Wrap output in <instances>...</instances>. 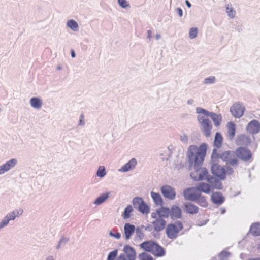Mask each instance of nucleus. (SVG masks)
Masks as SVG:
<instances>
[{"mask_svg": "<svg viewBox=\"0 0 260 260\" xmlns=\"http://www.w3.org/2000/svg\"><path fill=\"white\" fill-rule=\"evenodd\" d=\"M133 211L132 207L131 205L127 206L124 212L123 213V217L124 219H127L129 218L130 213Z\"/></svg>", "mask_w": 260, "mask_h": 260, "instance_id": "f704fd0d", "label": "nucleus"}, {"mask_svg": "<svg viewBox=\"0 0 260 260\" xmlns=\"http://www.w3.org/2000/svg\"><path fill=\"white\" fill-rule=\"evenodd\" d=\"M151 197L156 204L158 205H162L163 201L161 196L159 193L151 192Z\"/></svg>", "mask_w": 260, "mask_h": 260, "instance_id": "cd10ccee", "label": "nucleus"}, {"mask_svg": "<svg viewBox=\"0 0 260 260\" xmlns=\"http://www.w3.org/2000/svg\"><path fill=\"white\" fill-rule=\"evenodd\" d=\"M151 34H152V32L151 30H148L147 31V37L149 38V39H150L151 38Z\"/></svg>", "mask_w": 260, "mask_h": 260, "instance_id": "49530a36", "label": "nucleus"}, {"mask_svg": "<svg viewBox=\"0 0 260 260\" xmlns=\"http://www.w3.org/2000/svg\"><path fill=\"white\" fill-rule=\"evenodd\" d=\"M16 163L17 160L14 158L7 161L5 164L0 166V174H3L9 170L11 168L14 167Z\"/></svg>", "mask_w": 260, "mask_h": 260, "instance_id": "ddd939ff", "label": "nucleus"}, {"mask_svg": "<svg viewBox=\"0 0 260 260\" xmlns=\"http://www.w3.org/2000/svg\"><path fill=\"white\" fill-rule=\"evenodd\" d=\"M109 197V193H106L101 195L94 201V204L99 205L103 203Z\"/></svg>", "mask_w": 260, "mask_h": 260, "instance_id": "2f4dec72", "label": "nucleus"}, {"mask_svg": "<svg viewBox=\"0 0 260 260\" xmlns=\"http://www.w3.org/2000/svg\"><path fill=\"white\" fill-rule=\"evenodd\" d=\"M119 5L123 8H125L129 6V4L126 0H118Z\"/></svg>", "mask_w": 260, "mask_h": 260, "instance_id": "ea45409f", "label": "nucleus"}, {"mask_svg": "<svg viewBox=\"0 0 260 260\" xmlns=\"http://www.w3.org/2000/svg\"><path fill=\"white\" fill-rule=\"evenodd\" d=\"M46 260H54L52 256H49L47 258Z\"/></svg>", "mask_w": 260, "mask_h": 260, "instance_id": "3c124183", "label": "nucleus"}, {"mask_svg": "<svg viewBox=\"0 0 260 260\" xmlns=\"http://www.w3.org/2000/svg\"><path fill=\"white\" fill-rule=\"evenodd\" d=\"M185 3H186V5L188 7H189V8L191 7V5L190 2L188 0H186L185 1Z\"/></svg>", "mask_w": 260, "mask_h": 260, "instance_id": "de8ad7c7", "label": "nucleus"}, {"mask_svg": "<svg viewBox=\"0 0 260 260\" xmlns=\"http://www.w3.org/2000/svg\"><path fill=\"white\" fill-rule=\"evenodd\" d=\"M23 213V210L19 209L13 211L8 214L6 216L9 220H14L16 217L19 216Z\"/></svg>", "mask_w": 260, "mask_h": 260, "instance_id": "bb28decb", "label": "nucleus"}, {"mask_svg": "<svg viewBox=\"0 0 260 260\" xmlns=\"http://www.w3.org/2000/svg\"><path fill=\"white\" fill-rule=\"evenodd\" d=\"M212 202L215 204H221L223 203L224 199L222 194L219 192H214L211 196Z\"/></svg>", "mask_w": 260, "mask_h": 260, "instance_id": "5701e85b", "label": "nucleus"}, {"mask_svg": "<svg viewBox=\"0 0 260 260\" xmlns=\"http://www.w3.org/2000/svg\"><path fill=\"white\" fill-rule=\"evenodd\" d=\"M215 80L214 77H210L209 78H207L205 79L204 83L205 84H211L213 83Z\"/></svg>", "mask_w": 260, "mask_h": 260, "instance_id": "a19ab883", "label": "nucleus"}, {"mask_svg": "<svg viewBox=\"0 0 260 260\" xmlns=\"http://www.w3.org/2000/svg\"><path fill=\"white\" fill-rule=\"evenodd\" d=\"M150 252L157 257L162 256L165 254L164 249L157 244H156L155 246L153 247L152 250Z\"/></svg>", "mask_w": 260, "mask_h": 260, "instance_id": "6ab92c4d", "label": "nucleus"}, {"mask_svg": "<svg viewBox=\"0 0 260 260\" xmlns=\"http://www.w3.org/2000/svg\"><path fill=\"white\" fill-rule=\"evenodd\" d=\"M176 11L180 17H182L183 15V12L181 8H178L176 9Z\"/></svg>", "mask_w": 260, "mask_h": 260, "instance_id": "c03bdc74", "label": "nucleus"}, {"mask_svg": "<svg viewBox=\"0 0 260 260\" xmlns=\"http://www.w3.org/2000/svg\"><path fill=\"white\" fill-rule=\"evenodd\" d=\"M212 172L215 176L221 179H224L225 177V171L224 169L217 164L214 163L212 165Z\"/></svg>", "mask_w": 260, "mask_h": 260, "instance_id": "9d476101", "label": "nucleus"}, {"mask_svg": "<svg viewBox=\"0 0 260 260\" xmlns=\"http://www.w3.org/2000/svg\"><path fill=\"white\" fill-rule=\"evenodd\" d=\"M110 235L112 236L115 237V238L119 239L120 237V234L119 233H116L115 234H112V232L110 233Z\"/></svg>", "mask_w": 260, "mask_h": 260, "instance_id": "37998d69", "label": "nucleus"}, {"mask_svg": "<svg viewBox=\"0 0 260 260\" xmlns=\"http://www.w3.org/2000/svg\"><path fill=\"white\" fill-rule=\"evenodd\" d=\"M161 191L164 196L166 198L173 200L175 197V191L174 189L170 186H163L161 188Z\"/></svg>", "mask_w": 260, "mask_h": 260, "instance_id": "9b49d317", "label": "nucleus"}, {"mask_svg": "<svg viewBox=\"0 0 260 260\" xmlns=\"http://www.w3.org/2000/svg\"><path fill=\"white\" fill-rule=\"evenodd\" d=\"M170 209L161 207L151 213V218L153 219L151 225L154 231L159 232L162 231L166 225V221L164 218L169 216Z\"/></svg>", "mask_w": 260, "mask_h": 260, "instance_id": "f03ea898", "label": "nucleus"}, {"mask_svg": "<svg viewBox=\"0 0 260 260\" xmlns=\"http://www.w3.org/2000/svg\"><path fill=\"white\" fill-rule=\"evenodd\" d=\"M198 199L195 201L201 206L206 207L208 206V202L206 200V198L205 196H203L200 193Z\"/></svg>", "mask_w": 260, "mask_h": 260, "instance_id": "c756f323", "label": "nucleus"}, {"mask_svg": "<svg viewBox=\"0 0 260 260\" xmlns=\"http://www.w3.org/2000/svg\"><path fill=\"white\" fill-rule=\"evenodd\" d=\"M171 218L177 219L181 217V209L178 206L173 205L170 209V214Z\"/></svg>", "mask_w": 260, "mask_h": 260, "instance_id": "2eb2a0df", "label": "nucleus"}, {"mask_svg": "<svg viewBox=\"0 0 260 260\" xmlns=\"http://www.w3.org/2000/svg\"><path fill=\"white\" fill-rule=\"evenodd\" d=\"M207 145L202 144L199 147L196 145H191L188 148L187 157L190 165L197 167L194 171L190 173L191 177L195 181L207 179L208 177V171L204 168H198L204 160L206 154Z\"/></svg>", "mask_w": 260, "mask_h": 260, "instance_id": "f257e3e1", "label": "nucleus"}, {"mask_svg": "<svg viewBox=\"0 0 260 260\" xmlns=\"http://www.w3.org/2000/svg\"><path fill=\"white\" fill-rule=\"evenodd\" d=\"M135 227L129 223H126L124 225V233L126 239H129L132 235L134 233Z\"/></svg>", "mask_w": 260, "mask_h": 260, "instance_id": "aec40b11", "label": "nucleus"}, {"mask_svg": "<svg viewBox=\"0 0 260 260\" xmlns=\"http://www.w3.org/2000/svg\"><path fill=\"white\" fill-rule=\"evenodd\" d=\"M31 106L36 109H40L42 106V101L39 98H32L30 100Z\"/></svg>", "mask_w": 260, "mask_h": 260, "instance_id": "a878e982", "label": "nucleus"}, {"mask_svg": "<svg viewBox=\"0 0 260 260\" xmlns=\"http://www.w3.org/2000/svg\"><path fill=\"white\" fill-rule=\"evenodd\" d=\"M183 228L182 223L177 221L174 223L169 224L166 228V234L170 239H175L178 233Z\"/></svg>", "mask_w": 260, "mask_h": 260, "instance_id": "20e7f679", "label": "nucleus"}, {"mask_svg": "<svg viewBox=\"0 0 260 260\" xmlns=\"http://www.w3.org/2000/svg\"><path fill=\"white\" fill-rule=\"evenodd\" d=\"M124 251L128 260H135L136 253L134 248L128 245L124 247Z\"/></svg>", "mask_w": 260, "mask_h": 260, "instance_id": "f3484780", "label": "nucleus"}, {"mask_svg": "<svg viewBox=\"0 0 260 260\" xmlns=\"http://www.w3.org/2000/svg\"><path fill=\"white\" fill-rule=\"evenodd\" d=\"M117 255V250H115L110 252L108 256L107 260H115Z\"/></svg>", "mask_w": 260, "mask_h": 260, "instance_id": "58836bf2", "label": "nucleus"}, {"mask_svg": "<svg viewBox=\"0 0 260 260\" xmlns=\"http://www.w3.org/2000/svg\"><path fill=\"white\" fill-rule=\"evenodd\" d=\"M198 34V29L196 27H192L189 30V36L190 39L195 38Z\"/></svg>", "mask_w": 260, "mask_h": 260, "instance_id": "e433bc0d", "label": "nucleus"}, {"mask_svg": "<svg viewBox=\"0 0 260 260\" xmlns=\"http://www.w3.org/2000/svg\"><path fill=\"white\" fill-rule=\"evenodd\" d=\"M247 131L252 134L258 133L260 131V123L255 120L251 121L247 126Z\"/></svg>", "mask_w": 260, "mask_h": 260, "instance_id": "f8f14e48", "label": "nucleus"}, {"mask_svg": "<svg viewBox=\"0 0 260 260\" xmlns=\"http://www.w3.org/2000/svg\"><path fill=\"white\" fill-rule=\"evenodd\" d=\"M9 221L10 220H9V219L6 216V217L3 219L2 222L3 224H4L5 225H7L8 224Z\"/></svg>", "mask_w": 260, "mask_h": 260, "instance_id": "79ce46f5", "label": "nucleus"}, {"mask_svg": "<svg viewBox=\"0 0 260 260\" xmlns=\"http://www.w3.org/2000/svg\"><path fill=\"white\" fill-rule=\"evenodd\" d=\"M206 180L211 184L212 190H213L214 188L221 189L222 184L219 180L209 176L207 177Z\"/></svg>", "mask_w": 260, "mask_h": 260, "instance_id": "dca6fc26", "label": "nucleus"}, {"mask_svg": "<svg viewBox=\"0 0 260 260\" xmlns=\"http://www.w3.org/2000/svg\"><path fill=\"white\" fill-rule=\"evenodd\" d=\"M117 260H126L124 255H120L118 256Z\"/></svg>", "mask_w": 260, "mask_h": 260, "instance_id": "a18cd8bd", "label": "nucleus"}, {"mask_svg": "<svg viewBox=\"0 0 260 260\" xmlns=\"http://www.w3.org/2000/svg\"><path fill=\"white\" fill-rule=\"evenodd\" d=\"M223 138L221 135L219 133H216L214 139V145L217 147H220L222 143Z\"/></svg>", "mask_w": 260, "mask_h": 260, "instance_id": "7c9ffc66", "label": "nucleus"}, {"mask_svg": "<svg viewBox=\"0 0 260 260\" xmlns=\"http://www.w3.org/2000/svg\"><path fill=\"white\" fill-rule=\"evenodd\" d=\"M226 11L230 17L231 18H234L235 17L236 14L235 11L234 10L233 8L230 7L229 5L226 7Z\"/></svg>", "mask_w": 260, "mask_h": 260, "instance_id": "c9c22d12", "label": "nucleus"}, {"mask_svg": "<svg viewBox=\"0 0 260 260\" xmlns=\"http://www.w3.org/2000/svg\"><path fill=\"white\" fill-rule=\"evenodd\" d=\"M137 165V161L135 158H132L128 162L125 164L120 169L121 171L126 172L134 169Z\"/></svg>", "mask_w": 260, "mask_h": 260, "instance_id": "4be33fe9", "label": "nucleus"}, {"mask_svg": "<svg viewBox=\"0 0 260 260\" xmlns=\"http://www.w3.org/2000/svg\"><path fill=\"white\" fill-rule=\"evenodd\" d=\"M133 203L134 206L138 208L139 210L142 213L147 214L149 212V208L148 205L144 203L142 198H135L133 199Z\"/></svg>", "mask_w": 260, "mask_h": 260, "instance_id": "1a4fd4ad", "label": "nucleus"}, {"mask_svg": "<svg viewBox=\"0 0 260 260\" xmlns=\"http://www.w3.org/2000/svg\"><path fill=\"white\" fill-rule=\"evenodd\" d=\"M6 225L3 224L2 222H0V229L3 228V227L5 226Z\"/></svg>", "mask_w": 260, "mask_h": 260, "instance_id": "8fccbe9b", "label": "nucleus"}, {"mask_svg": "<svg viewBox=\"0 0 260 260\" xmlns=\"http://www.w3.org/2000/svg\"><path fill=\"white\" fill-rule=\"evenodd\" d=\"M201 193L199 191L197 187L186 189L183 192V196L187 200L195 201L198 199Z\"/></svg>", "mask_w": 260, "mask_h": 260, "instance_id": "0eeeda50", "label": "nucleus"}, {"mask_svg": "<svg viewBox=\"0 0 260 260\" xmlns=\"http://www.w3.org/2000/svg\"><path fill=\"white\" fill-rule=\"evenodd\" d=\"M67 25L69 27H70L74 31H76L78 30V25L77 23L73 20H70L68 21L67 23Z\"/></svg>", "mask_w": 260, "mask_h": 260, "instance_id": "473e14b6", "label": "nucleus"}, {"mask_svg": "<svg viewBox=\"0 0 260 260\" xmlns=\"http://www.w3.org/2000/svg\"><path fill=\"white\" fill-rule=\"evenodd\" d=\"M250 232L253 236H260V223H255L252 224L250 226Z\"/></svg>", "mask_w": 260, "mask_h": 260, "instance_id": "393cba45", "label": "nucleus"}, {"mask_svg": "<svg viewBox=\"0 0 260 260\" xmlns=\"http://www.w3.org/2000/svg\"><path fill=\"white\" fill-rule=\"evenodd\" d=\"M245 107L242 103L236 102L230 108L232 114L236 118L241 117L244 114Z\"/></svg>", "mask_w": 260, "mask_h": 260, "instance_id": "6e6552de", "label": "nucleus"}, {"mask_svg": "<svg viewBox=\"0 0 260 260\" xmlns=\"http://www.w3.org/2000/svg\"><path fill=\"white\" fill-rule=\"evenodd\" d=\"M106 174L105 169L104 166H100L96 173L98 176L100 177H104Z\"/></svg>", "mask_w": 260, "mask_h": 260, "instance_id": "4c0bfd02", "label": "nucleus"}, {"mask_svg": "<svg viewBox=\"0 0 260 260\" xmlns=\"http://www.w3.org/2000/svg\"><path fill=\"white\" fill-rule=\"evenodd\" d=\"M207 117H211L216 126H218L222 120V117L220 114H217L212 112H209L207 115Z\"/></svg>", "mask_w": 260, "mask_h": 260, "instance_id": "412c9836", "label": "nucleus"}, {"mask_svg": "<svg viewBox=\"0 0 260 260\" xmlns=\"http://www.w3.org/2000/svg\"><path fill=\"white\" fill-rule=\"evenodd\" d=\"M227 126L228 134L232 138L235 135V125L233 122H230L228 123Z\"/></svg>", "mask_w": 260, "mask_h": 260, "instance_id": "c85d7f7f", "label": "nucleus"}, {"mask_svg": "<svg viewBox=\"0 0 260 260\" xmlns=\"http://www.w3.org/2000/svg\"><path fill=\"white\" fill-rule=\"evenodd\" d=\"M184 210L187 213L194 214L198 212L199 208L195 205L187 202L184 204Z\"/></svg>", "mask_w": 260, "mask_h": 260, "instance_id": "4468645a", "label": "nucleus"}, {"mask_svg": "<svg viewBox=\"0 0 260 260\" xmlns=\"http://www.w3.org/2000/svg\"><path fill=\"white\" fill-rule=\"evenodd\" d=\"M237 156L243 161H252V154L247 148L240 147L236 149Z\"/></svg>", "mask_w": 260, "mask_h": 260, "instance_id": "423d86ee", "label": "nucleus"}, {"mask_svg": "<svg viewBox=\"0 0 260 260\" xmlns=\"http://www.w3.org/2000/svg\"><path fill=\"white\" fill-rule=\"evenodd\" d=\"M249 260H260V258H251Z\"/></svg>", "mask_w": 260, "mask_h": 260, "instance_id": "603ef678", "label": "nucleus"}, {"mask_svg": "<svg viewBox=\"0 0 260 260\" xmlns=\"http://www.w3.org/2000/svg\"><path fill=\"white\" fill-rule=\"evenodd\" d=\"M196 187L200 193L201 192H203L209 194L212 190L210 184H209L203 182L199 184Z\"/></svg>", "mask_w": 260, "mask_h": 260, "instance_id": "a211bd4d", "label": "nucleus"}, {"mask_svg": "<svg viewBox=\"0 0 260 260\" xmlns=\"http://www.w3.org/2000/svg\"><path fill=\"white\" fill-rule=\"evenodd\" d=\"M156 244V243L151 241H146L141 243L140 247L145 251L150 252L152 250L153 247L155 246Z\"/></svg>", "mask_w": 260, "mask_h": 260, "instance_id": "b1692460", "label": "nucleus"}, {"mask_svg": "<svg viewBox=\"0 0 260 260\" xmlns=\"http://www.w3.org/2000/svg\"><path fill=\"white\" fill-rule=\"evenodd\" d=\"M71 56L72 57H75V53L73 50H71Z\"/></svg>", "mask_w": 260, "mask_h": 260, "instance_id": "09e8293b", "label": "nucleus"}, {"mask_svg": "<svg viewBox=\"0 0 260 260\" xmlns=\"http://www.w3.org/2000/svg\"><path fill=\"white\" fill-rule=\"evenodd\" d=\"M156 38H157V39H158L159 38V36L157 35Z\"/></svg>", "mask_w": 260, "mask_h": 260, "instance_id": "864d4df0", "label": "nucleus"}, {"mask_svg": "<svg viewBox=\"0 0 260 260\" xmlns=\"http://www.w3.org/2000/svg\"><path fill=\"white\" fill-rule=\"evenodd\" d=\"M138 257L140 260H153V257L146 252L140 254Z\"/></svg>", "mask_w": 260, "mask_h": 260, "instance_id": "72a5a7b5", "label": "nucleus"}, {"mask_svg": "<svg viewBox=\"0 0 260 260\" xmlns=\"http://www.w3.org/2000/svg\"><path fill=\"white\" fill-rule=\"evenodd\" d=\"M220 158L229 164L235 166L238 164V157L237 156L236 151H228L223 152L220 155Z\"/></svg>", "mask_w": 260, "mask_h": 260, "instance_id": "39448f33", "label": "nucleus"}, {"mask_svg": "<svg viewBox=\"0 0 260 260\" xmlns=\"http://www.w3.org/2000/svg\"><path fill=\"white\" fill-rule=\"evenodd\" d=\"M197 112L200 114L198 116V120L201 125L202 131L206 137L210 136L212 125L207 116L208 111L201 108H197Z\"/></svg>", "mask_w": 260, "mask_h": 260, "instance_id": "7ed1b4c3", "label": "nucleus"}]
</instances>
